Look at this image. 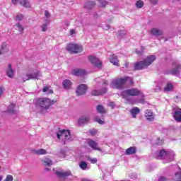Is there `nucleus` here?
I'll return each mask as SVG.
<instances>
[{"label":"nucleus","mask_w":181,"mask_h":181,"mask_svg":"<svg viewBox=\"0 0 181 181\" xmlns=\"http://www.w3.org/2000/svg\"><path fill=\"white\" fill-rule=\"evenodd\" d=\"M88 144L90 148H91V149H93V151H99V152H104L103 151V149H101V148H100L98 146V143L94 141L93 139H90L88 141Z\"/></svg>","instance_id":"ddd939ff"},{"label":"nucleus","mask_w":181,"mask_h":181,"mask_svg":"<svg viewBox=\"0 0 181 181\" xmlns=\"http://www.w3.org/2000/svg\"><path fill=\"white\" fill-rule=\"evenodd\" d=\"M1 180H2V177L0 176V181H1Z\"/></svg>","instance_id":"680f3d73"},{"label":"nucleus","mask_w":181,"mask_h":181,"mask_svg":"<svg viewBox=\"0 0 181 181\" xmlns=\"http://www.w3.org/2000/svg\"><path fill=\"white\" fill-rule=\"evenodd\" d=\"M156 60V56L151 55L147 57L144 61L136 62L134 65V70H142L146 69L148 66H151V64Z\"/></svg>","instance_id":"7ed1b4c3"},{"label":"nucleus","mask_w":181,"mask_h":181,"mask_svg":"<svg viewBox=\"0 0 181 181\" xmlns=\"http://www.w3.org/2000/svg\"><path fill=\"white\" fill-rule=\"evenodd\" d=\"M158 181H168V180L165 177H161L158 179Z\"/></svg>","instance_id":"4d7b16f0"},{"label":"nucleus","mask_w":181,"mask_h":181,"mask_svg":"<svg viewBox=\"0 0 181 181\" xmlns=\"http://www.w3.org/2000/svg\"><path fill=\"white\" fill-rule=\"evenodd\" d=\"M19 4L25 8H30V3L28 0H19Z\"/></svg>","instance_id":"c85d7f7f"},{"label":"nucleus","mask_w":181,"mask_h":181,"mask_svg":"<svg viewBox=\"0 0 181 181\" xmlns=\"http://www.w3.org/2000/svg\"><path fill=\"white\" fill-rule=\"evenodd\" d=\"M97 111L98 112H99L100 114H105V109H104V107H103V105H99L97 107Z\"/></svg>","instance_id":"f704fd0d"},{"label":"nucleus","mask_w":181,"mask_h":181,"mask_svg":"<svg viewBox=\"0 0 181 181\" xmlns=\"http://www.w3.org/2000/svg\"><path fill=\"white\" fill-rule=\"evenodd\" d=\"M89 134L94 136V135H97V134H98V131L95 129H92L89 130Z\"/></svg>","instance_id":"ea45409f"},{"label":"nucleus","mask_w":181,"mask_h":181,"mask_svg":"<svg viewBox=\"0 0 181 181\" xmlns=\"http://www.w3.org/2000/svg\"><path fill=\"white\" fill-rule=\"evenodd\" d=\"M11 2L13 5H16L18 3L19 4V0H11Z\"/></svg>","instance_id":"6e6d98bb"},{"label":"nucleus","mask_w":181,"mask_h":181,"mask_svg":"<svg viewBox=\"0 0 181 181\" xmlns=\"http://www.w3.org/2000/svg\"><path fill=\"white\" fill-rule=\"evenodd\" d=\"M125 83H128V84H133L134 81H132V78L131 77H124L123 78L114 79L112 81L110 86L112 88H122V86L125 84Z\"/></svg>","instance_id":"39448f33"},{"label":"nucleus","mask_w":181,"mask_h":181,"mask_svg":"<svg viewBox=\"0 0 181 181\" xmlns=\"http://www.w3.org/2000/svg\"><path fill=\"white\" fill-rule=\"evenodd\" d=\"M175 179L177 181H181V172H178L175 173Z\"/></svg>","instance_id":"79ce46f5"},{"label":"nucleus","mask_w":181,"mask_h":181,"mask_svg":"<svg viewBox=\"0 0 181 181\" xmlns=\"http://www.w3.org/2000/svg\"><path fill=\"white\" fill-rule=\"evenodd\" d=\"M95 6V2L94 1H88L85 4L84 6L86 9H93Z\"/></svg>","instance_id":"cd10ccee"},{"label":"nucleus","mask_w":181,"mask_h":181,"mask_svg":"<svg viewBox=\"0 0 181 181\" xmlns=\"http://www.w3.org/2000/svg\"><path fill=\"white\" fill-rule=\"evenodd\" d=\"M71 81L69 79H65L62 83V86L65 90H70V88H71Z\"/></svg>","instance_id":"412c9836"},{"label":"nucleus","mask_w":181,"mask_h":181,"mask_svg":"<svg viewBox=\"0 0 181 181\" xmlns=\"http://www.w3.org/2000/svg\"><path fill=\"white\" fill-rule=\"evenodd\" d=\"M47 26H49V23H44L41 25L42 32H46V30H47Z\"/></svg>","instance_id":"a19ab883"},{"label":"nucleus","mask_w":181,"mask_h":181,"mask_svg":"<svg viewBox=\"0 0 181 181\" xmlns=\"http://www.w3.org/2000/svg\"><path fill=\"white\" fill-rule=\"evenodd\" d=\"M86 73V70L84 69H75L71 71V74L74 76H85Z\"/></svg>","instance_id":"a211bd4d"},{"label":"nucleus","mask_w":181,"mask_h":181,"mask_svg":"<svg viewBox=\"0 0 181 181\" xmlns=\"http://www.w3.org/2000/svg\"><path fill=\"white\" fill-rule=\"evenodd\" d=\"M95 121L99 123L100 125H104V124H105V122L104 120H101L98 116L95 117Z\"/></svg>","instance_id":"c9c22d12"},{"label":"nucleus","mask_w":181,"mask_h":181,"mask_svg":"<svg viewBox=\"0 0 181 181\" xmlns=\"http://www.w3.org/2000/svg\"><path fill=\"white\" fill-rule=\"evenodd\" d=\"M5 181H13V177L11 175L6 176Z\"/></svg>","instance_id":"a18cd8bd"},{"label":"nucleus","mask_w":181,"mask_h":181,"mask_svg":"<svg viewBox=\"0 0 181 181\" xmlns=\"http://www.w3.org/2000/svg\"><path fill=\"white\" fill-rule=\"evenodd\" d=\"M23 19V15L18 13L16 16V21H22Z\"/></svg>","instance_id":"37998d69"},{"label":"nucleus","mask_w":181,"mask_h":181,"mask_svg":"<svg viewBox=\"0 0 181 181\" xmlns=\"http://www.w3.org/2000/svg\"><path fill=\"white\" fill-rule=\"evenodd\" d=\"M59 156H61V158H64L66 156V151L62 150Z\"/></svg>","instance_id":"de8ad7c7"},{"label":"nucleus","mask_w":181,"mask_h":181,"mask_svg":"<svg viewBox=\"0 0 181 181\" xmlns=\"http://www.w3.org/2000/svg\"><path fill=\"white\" fill-rule=\"evenodd\" d=\"M56 104V100H51L49 98H40L35 101V105L37 108H40L41 111H47L50 109L52 105Z\"/></svg>","instance_id":"f03ea898"},{"label":"nucleus","mask_w":181,"mask_h":181,"mask_svg":"<svg viewBox=\"0 0 181 181\" xmlns=\"http://www.w3.org/2000/svg\"><path fill=\"white\" fill-rule=\"evenodd\" d=\"M9 51V45L4 43L1 45L0 48V54H5L7 52Z\"/></svg>","instance_id":"aec40b11"},{"label":"nucleus","mask_w":181,"mask_h":181,"mask_svg":"<svg viewBox=\"0 0 181 181\" xmlns=\"http://www.w3.org/2000/svg\"><path fill=\"white\" fill-rule=\"evenodd\" d=\"M156 145H161L163 144V140L158 139V141L156 142Z\"/></svg>","instance_id":"8fccbe9b"},{"label":"nucleus","mask_w":181,"mask_h":181,"mask_svg":"<svg viewBox=\"0 0 181 181\" xmlns=\"http://www.w3.org/2000/svg\"><path fill=\"white\" fill-rule=\"evenodd\" d=\"M136 8H142L144 6V1L139 0L136 3Z\"/></svg>","instance_id":"58836bf2"},{"label":"nucleus","mask_w":181,"mask_h":181,"mask_svg":"<svg viewBox=\"0 0 181 181\" xmlns=\"http://www.w3.org/2000/svg\"><path fill=\"white\" fill-rule=\"evenodd\" d=\"M43 93H47V94H53V90L50 89V87L45 86L42 89Z\"/></svg>","instance_id":"72a5a7b5"},{"label":"nucleus","mask_w":181,"mask_h":181,"mask_svg":"<svg viewBox=\"0 0 181 181\" xmlns=\"http://www.w3.org/2000/svg\"><path fill=\"white\" fill-rule=\"evenodd\" d=\"M16 107L13 103H11L7 108L8 114H16Z\"/></svg>","instance_id":"5701e85b"},{"label":"nucleus","mask_w":181,"mask_h":181,"mask_svg":"<svg viewBox=\"0 0 181 181\" xmlns=\"http://www.w3.org/2000/svg\"><path fill=\"white\" fill-rule=\"evenodd\" d=\"M151 33V35H153V36H160V35H162V30H158L156 28H152Z\"/></svg>","instance_id":"bb28decb"},{"label":"nucleus","mask_w":181,"mask_h":181,"mask_svg":"<svg viewBox=\"0 0 181 181\" xmlns=\"http://www.w3.org/2000/svg\"><path fill=\"white\" fill-rule=\"evenodd\" d=\"M102 84H103V87L102 89L99 90H94L92 92V95H103V94H105L107 93V87L106 86H108V81H103Z\"/></svg>","instance_id":"9d476101"},{"label":"nucleus","mask_w":181,"mask_h":181,"mask_svg":"<svg viewBox=\"0 0 181 181\" xmlns=\"http://www.w3.org/2000/svg\"><path fill=\"white\" fill-rule=\"evenodd\" d=\"M87 160H89L90 163H97L98 160L97 158H91L90 156H86Z\"/></svg>","instance_id":"e433bc0d"},{"label":"nucleus","mask_w":181,"mask_h":181,"mask_svg":"<svg viewBox=\"0 0 181 181\" xmlns=\"http://www.w3.org/2000/svg\"><path fill=\"white\" fill-rule=\"evenodd\" d=\"M88 58L91 64H93L95 67L97 69H101L103 63L98 58L93 55H90Z\"/></svg>","instance_id":"9b49d317"},{"label":"nucleus","mask_w":181,"mask_h":181,"mask_svg":"<svg viewBox=\"0 0 181 181\" xmlns=\"http://www.w3.org/2000/svg\"><path fill=\"white\" fill-rule=\"evenodd\" d=\"M165 156L168 159H170L168 162H172V160H173V158L175 157V152H167L165 150H161L160 151H156V153H154V158L156 159H163Z\"/></svg>","instance_id":"423d86ee"},{"label":"nucleus","mask_w":181,"mask_h":181,"mask_svg":"<svg viewBox=\"0 0 181 181\" xmlns=\"http://www.w3.org/2000/svg\"><path fill=\"white\" fill-rule=\"evenodd\" d=\"M35 153L36 155H46L47 153V151L45 149L40 148L38 150H35Z\"/></svg>","instance_id":"7c9ffc66"},{"label":"nucleus","mask_w":181,"mask_h":181,"mask_svg":"<svg viewBox=\"0 0 181 181\" xmlns=\"http://www.w3.org/2000/svg\"><path fill=\"white\" fill-rule=\"evenodd\" d=\"M160 90H162V85L160 83H158L157 85V88H155V91L158 92V91H160Z\"/></svg>","instance_id":"49530a36"},{"label":"nucleus","mask_w":181,"mask_h":181,"mask_svg":"<svg viewBox=\"0 0 181 181\" xmlns=\"http://www.w3.org/2000/svg\"><path fill=\"white\" fill-rule=\"evenodd\" d=\"M66 50L71 53L72 54H76L77 53H81L83 52V46L78 44H69L66 47Z\"/></svg>","instance_id":"1a4fd4ad"},{"label":"nucleus","mask_w":181,"mask_h":181,"mask_svg":"<svg viewBox=\"0 0 181 181\" xmlns=\"http://www.w3.org/2000/svg\"><path fill=\"white\" fill-rule=\"evenodd\" d=\"M6 75L10 78H13V76H15V70L12 69V65L11 64H8V67L6 69Z\"/></svg>","instance_id":"2eb2a0df"},{"label":"nucleus","mask_w":181,"mask_h":181,"mask_svg":"<svg viewBox=\"0 0 181 181\" xmlns=\"http://www.w3.org/2000/svg\"><path fill=\"white\" fill-rule=\"evenodd\" d=\"M90 121V116L88 115H83L79 117L78 119V125H84V124H87Z\"/></svg>","instance_id":"4468645a"},{"label":"nucleus","mask_w":181,"mask_h":181,"mask_svg":"<svg viewBox=\"0 0 181 181\" xmlns=\"http://www.w3.org/2000/svg\"><path fill=\"white\" fill-rule=\"evenodd\" d=\"M98 2L100 4V6L103 7L108 4V2H107L105 0H98Z\"/></svg>","instance_id":"4c0bfd02"},{"label":"nucleus","mask_w":181,"mask_h":181,"mask_svg":"<svg viewBox=\"0 0 181 181\" xmlns=\"http://www.w3.org/2000/svg\"><path fill=\"white\" fill-rule=\"evenodd\" d=\"M57 136L58 139H62V141H64V142L71 141H73V138L71 137V134H70V131L69 130H60L57 133Z\"/></svg>","instance_id":"6e6552de"},{"label":"nucleus","mask_w":181,"mask_h":181,"mask_svg":"<svg viewBox=\"0 0 181 181\" xmlns=\"http://www.w3.org/2000/svg\"><path fill=\"white\" fill-rule=\"evenodd\" d=\"M173 89V85L170 83H168L166 86L164 88V91H172Z\"/></svg>","instance_id":"473e14b6"},{"label":"nucleus","mask_w":181,"mask_h":181,"mask_svg":"<svg viewBox=\"0 0 181 181\" xmlns=\"http://www.w3.org/2000/svg\"><path fill=\"white\" fill-rule=\"evenodd\" d=\"M77 95H84L86 93H87V85L86 84H81L78 86L76 90Z\"/></svg>","instance_id":"f8f14e48"},{"label":"nucleus","mask_w":181,"mask_h":181,"mask_svg":"<svg viewBox=\"0 0 181 181\" xmlns=\"http://www.w3.org/2000/svg\"><path fill=\"white\" fill-rule=\"evenodd\" d=\"M107 29H111V27L110 25H107Z\"/></svg>","instance_id":"052dcab7"},{"label":"nucleus","mask_w":181,"mask_h":181,"mask_svg":"<svg viewBox=\"0 0 181 181\" xmlns=\"http://www.w3.org/2000/svg\"><path fill=\"white\" fill-rule=\"evenodd\" d=\"M43 162V165H45V166H52L53 165V163L52 162V160H50L49 158H44L42 160Z\"/></svg>","instance_id":"c756f323"},{"label":"nucleus","mask_w":181,"mask_h":181,"mask_svg":"<svg viewBox=\"0 0 181 181\" xmlns=\"http://www.w3.org/2000/svg\"><path fill=\"white\" fill-rule=\"evenodd\" d=\"M4 88H0V97H2V95H4Z\"/></svg>","instance_id":"5fc2aeb1"},{"label":"nucleus","mask_w":181,"mask_h":181,"mask_svg":"<svg viewBox=\"0 0 181 181\" xmlns=\"http://www.w3.org/2000/svg\"><path fill=\"white\" fill-rule=\"evenodd\" d=\"M120 95L122 98H124L129 104H134V103L136 102L142 104V103L145 101V95L144 93L135 88L122 91Z\"/></svg>","instance_id":"f257e3e1"},{"label":"nucleus","mask_w":181,"mask_h":181,"mask_svg":"<svg viewBox=\"0 0 181 181\" xmlns=\"http://www.w3.org/2000/svg\"><path fill=\"white\" fill-rule=\"evenodd\" d=\"M141 112V110H139V107H133L131 110H130V114L132 115V118H136V115H138V114H139V112Z\"/></svg>","instance_id":"4be33fe9"},{"label":"nucleus","mask_w":181,"mask_h":181,"mask_svg":"<svg viewBox=\"0 0 181 181\" xmlns=\"http://www.w3.org/2000/svg\"><path fill=\"white\" fill-rule=\"evenodd\" d=\"M79 168L82 170H89L90 169V166H88V164H87V163L84 160L79 162Z\"/></svg>","instance_id":"b1692460"},{"label":"nucleus","mask_w":181,"mask_h":181,"mask_svg":"<svg viewBox=\"0 0 181 181\" xmlns=\"http://www.w3.org/2000/svg\"><path fill=\"white\" fill-rule=\"evenodd\" d=\"M45 16H46V18H50V13H49V11H45Z\"/></svg>","instance_id":"3c124183"},{"label":"nucleus","mask_w":181,"mask_h":181,"mask_svg":"<svg viewBox=\"0 0 181 181\" xmlns=\"http://www.w3.org/2000/svg\"><path fill=\"white\" fill-rule=\"evenodd\" d=\"M127 32L124 30H121L118 32V35L119 36H120V37H122L124 36V35H126Z\"/></svg>","instance_id":"c03bdc74"},{"label":"nucleus","mask_w":181,"mask_h":181,"mask_svg":"<svg viewBox=\"0 0 181 181\" xmlns=\"http://www.w3.org/2000/svg\"><path fill=\"white\" fill-rule=\"evenodd\" d=\"M181 73V64L179 62H173L172 68L167 71V74L179 77Z\"/></svg>","instance_id":"0eeeda50"},{"label":"nucleus","mask_w":181,"mask_h":181,"mask_svg":"<svg viewBox=\"0 0 181 181\" xmlns=\"http://www.w3.org/2000/svg\"><path fill=\"white\" fill-rule=\"evenodd\" d=\"M42 76L40 71L37 69H30L28 73L23 76V81H28V80H40Z\"/></svg>","instance_id":"20e7f679"},{"label":"nucleus","mask_w":181,"mask_h":181,"mask_svg":"<svg viewBox=\"0 0 181 181\" xmlns=\"http://www.w3.org/2000/svg\"><path fill=\"white\" fill-rule=\"evenodd\" d=\"M110 63H112L114 66H119L118 58H117V56H115V54H112L110 56Z\"/></svg>","instance_id":"393cba45"},{"label":"nucleus","mask_w":181,"mask_h":181,"mask_svg":"<svg viewBox=\"0 0 181 181\" xmlns=\"http://www.w3.org/2000/svg\"><path fill=\"white\" fill-rule=\"evenodd\" d=\"M136 53L137 54H141L142 53H144V49H141V50H138V49H136Z\"/></svg>","instance_id":"603ef678"},{"label":"nucleus","mask_w":181,"mask_h":181,"mask_svg":"<svg viewBox=\"0 0 181 181\" xmlns=\"http://www.w3.org/2000/svg\"><path fill=\"white\" fill-rule=\"evenodd\" d=\"M15 29H16V30H18V32H20V33H22V32H23L24 28L23 26H22V25H21V23H18L14 25Z\"/></svg>","instance_id":"2f4dec72"},{"label":"nucleus","mask_w":181,"mask_h":181,"mask_svg":"<svg viewBox=\"0 0 181 181\" xmlns=\"http://www.w3.org/2000/svg\"><path fill=\"white\" fill-rule=\"evenodd\" d=\"M109 107H110L111 108H115V103L114 102H110L108 104Z\"/></svg>","instance_id":"09e8293b"},{"label":"nucleus","mask_w":181,"mask_h":181,"mask_svg":"<svg viewBox=\"0 0 181 181\" xmlns=\"http://www.w3.org/2000/svg\"><path fill=\"white\" fill-rule=\"evenodd\" d=\"M55 173L59 177H68L71 175V171H57Z\"/></svg>","instance_id":"f3484780"},{"label":"nucleus","mask_w":181,"mask_h":181,"mask_svg":"<svg viewBox=\"0 0 181 181\" xmlns=\"http://www.w3.org/2000/svg\"><path fill=\"white\" fill-rule=\"evenodd\" d=\"M173 117L177 122H181V109L174 111Z\"/></svg>","instance_id":"6ab92c4d"},{"label":"nucleus","mask_w":181,"mask_h":181,"mask_svg":"<svg viewBox=\"0 0 181 181\" xmlns=\"http://www.w3.org/2000/svg\"><path fill=\"white\" fill-rule=\"evenodd\" d=\"M136 153V147H130L126 150L125 153L127 155H134Z\"/></svg>","instance_id":"a878e982"},{"label":"nucleus","mask_w":181,"mask_h":181,"mask_svg":"<svg viewBox=\"0 0 181 181\" xmlns=\"http://www.w3.org/2000/svg\"><path fill=\"white\" fill-rule=\"evenodd\" d=\"M147 121H153L155 119V114L151 110H147L145 113Z\"/></svg>","instance_id":"dca6fc26"},{"label":"nucleus","mask_w":181,"mask_h":181,"mask_svg":"<svg viewBox=\"0 0 181 181\" xmlns=\"http://www.w3.org/2000/svg\"><path fill=\"white\" fill-rule=\"evenodd\" d=\"M128 64H129V63H126L125 64V67H128Z\"/></svg>","instance_id":"bf43d9fd"},{"label":"nucleus","mask_w":181,"mask_h":181,"mask_svg":"<svg viewBox=\"0 0 181 181\" xmlns=\"http://www.w3.org/2000/svg\"><path fill=\"white\" fill-rule=\"evenodd\" d=\"M150 2L153 4V5H156V4H158V0H150Z\"/></svg>","instance_id":"864d4df0"},{"label":"nucleus","mask_w":181,"mask_h":181,"mask_svg":"<svg viewBox=\"0 0 181 181\" xmlns=\"http://www.w3.org/2000/svg\"><path fill=\"white\" fill-rule=\"evenodd\" d=\"M70 33H71V35H74V33H76V30H74V29L71 30Z\"/></svg>","instance_id":"13d9d810"}]
</instances>
